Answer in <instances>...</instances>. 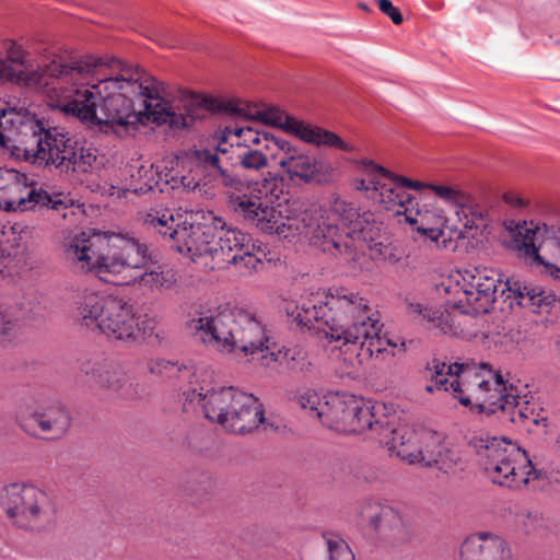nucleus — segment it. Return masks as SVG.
<instances>
[{"label": "nucleus", "mask_w": 560, "mask_h": 560, "mask_svg": "<svg viewBox=\"0 0 560 560\" xmlns=\"http://www.w3.org/2000/svg\"><path fill=\"white\" fill-rule=\"evenodd\" d=\"M118 67L115 58L85 56L33 70L21 45L8 39L0 46V80H25L51 100L62 101L59 106L65 114L119 138L148 122L185 128L201 118L202 110L217 108L213 98L189 94L182 101L185 112H176L153 77L142 70L117 74Z\"/></svg>", "instance_id": "obj_1"}, {"label": "nucleus", "mask_w": 560, "mask_h": 560, "mask_svg": "<svg viewBox=\"0 0 560 560\" xmlns=\"http://www.w3.org/2000/svg\"><path fill=\"white\" fill-rule=\"evenodd\" d=\"M226 135L231 143L219 144L228 151L222 165L231 162L246 173L262 175L260 179L243 182L238 195L231 197L235 213L265 233L287 240L304 235L323 252L346 262L361 261L366 243L373 238L370 213L360 214L354 205L332 197L324 207L313 206L305 211L301 220L282 217L271 206L282 192L279 179L271 172L264 173L270 160L280 158L275 143L280 138L250 126L228 127Z\"/></svg>", "instance_id": "obj_2"}, {"label": "nucleus", "mask_w": 560, "mask_h": 560, "mask_svg": "<svg viewBox=\"0 0 560 560\" xmlns=\"http://www.w3.org/2000/svg\"><path fill=\"white\" fill-rule=\"evenodd\" d=\"M284 312L299 326L322 332L329 342H336L343 362L357 372L374 355L396 349L393 355L405 352V342L383 337L380 316L369 301L357 292L336 290L316 293L311 298L287 302Z\"/></svg>", "instance_id": "obj_3"}, {"label": "nucleus", "mask_w": 560, "mask_h": 560, "mask_svg": "<svg viewBox=\"0 0 560 560\" xmlns=\"http://www.w3.org/2000/svg\"><path fill=\"white\" fill-rule=\"evenodd\" d=\"M450 281L456 287V302L439 306L408 304L409 314L435 334H464L471 317L489 312L499 289L501 295L508 293L506 299L537 312H548L557 301V296L541 285L514 278L502 281L500 275L488 267L468 266L457 269L451 275Z\"/></svg>", "instance_id": "obj_4"}, {"label": "nucleus", "mask_w": 560, "mask_h": 560, "mask_svg": "<svg viewBox=\"0 0 560 560\" xmlns=\"http://www.w3.org/2000/svg\"><path fill=\"white\" fill-rule=\"evenodd\" d=\"M63 254L74 268L118 285L149 291L170 289L174 273L156 265L148 245L128 234L88 229L63 241Z\"/></svg>", "instance_id": "obj_5"}, {"label": "nucleus", "mask_w": 560, "mask_h": 560, "mask_svg": "<svg viewBox=\"0 0 560 560\" xmlns=\"http://www.w3.org/2000/svg\"><path fill=\"white\" fill-rule=\"evenodd\" d=\"M188 335L222 355H238L248 361L259 360L266 368L305 371L310 362L298 346L273 350L270 331L256 310L195 308L185 320Z\"/></svg>", "instance_id": "obj_6"}, {"label": "nucleus", "mask_w": 560, "mask_h": 560, "mask_svg": "<svg viewBox=\"0 0 560 560\" xmlns=\"http://www.w3.org/2000/svg\"><path fill=\"white\" fill-rule=\"evenodd\" d=\"M144 223L162 237L173 241V247L192 261L208 259L217 264H233L250 273L257 270L270 252L259 241L229 225L222 218L211 214L210 221L195 224L186 215H174L168 209H152Z\"/></svg>", "instance_id": "obj_7"}, {"label": "nucleus", "mask_w": 560, "mask_h": 560, "mask_svg": "<svg viewBox=\"0 0 560 560\" xmlns=\"http://www.w3.org/2000/svg\"><path fill=\"white\" fill-rule=\"evenodd\" d=\"M0 148L15 159L60 171L92 172L104 164V155L92 145L74 140L63 128L51 127L28 109L0 105Z\"/></svg>", "instance_id": "obj_8"}, {"label": "nucleus", "mask_w": 560, "mask_h": 560, "mask_svg": "<svg viewBox=\"0 0 560 560\" xmlns=\"http://www.w3.org/2000/svg\"><path fill=\"white\" fill-rule=\"evenodd\" d=\"M185 400L196 404L205 417L233 433H247L264 423V409L252 394L218 383L214 371L207 364L196 384L185 394Z\"/></svg>", "instance_id": "obj_9"}, {"label": "nucleus", "mask_w": 560, "mask_h": 560, "mask_svg": "<svg viewBox=\"0 0 560 560\" xmlns=\"http://www.w3.org/2000/svg\"><path fill=\"white\" fill-rule=\"evenodd\" d=\"M430 384L428 393L451 392L464 406H476L480 412L495 413L500 401H504L505 383L500 374L487 364L454 363L433 361L428 366Z\"/></svg>", "instance_id": "obj_10"}, {"label": "nucleus", "mask_w": 560, "mask_h": 560, "mask_svg": "<svg viewBox=\"0 0 560 560\" xmlns=\"http://www.w3.org/2000/svg\"><path fill=\"white\" fill-rule=\"evenodd\" d=\"M74 304L77 316L84 326L97 329L110 339L136 343L154 335L155 319L137 313L124 299L84 290Z\"/></svg>", "instance_id": "obj_11"}, {"label": "nucleus", "mask_w": 560, "mask_h": 560, "mask_svg": "<svg viewBox=\"0 0 560 560\" xmlns=\"http://www.w3.org/2000/svg\"><path fill=\"white\" fill-rule=\"evenodd\" d=\"M296 404L327 428L349 434L365 431L377 433L384 429L376 418L375 405L363 397L348 393H327L319 395L315 389L300 388L295 395Z\"/></svg>", "instance_id": "obj_12"}, {"label": "nucleus", "mask_w": 560, "mask_h": 560, "mask_svg": "<svg viewBox=\"0 0 560 560\" xmlns=\"http://www.w3.org/2000/svg\"><path fill=\"white\" fill-rule=\"evenodd\" d=\"M226 154L225 147L217 145L212 149L175 156L165 165V185H171L172 188L182 186L200 195L208 194L207 184L202 183V176L207 173L219 184L233 191H241L244 186L243 180L222 166V156Z\"/></svg>", "instance_id": "obj_13"}, {"label": "nucleus", "mask_w": 560, "mask_h": 560, "mask_svg": "<svg viewBox=\"0 0 560 560\" xmlns=\"http://www.w3.org/2000/svg\"><path fill=\"white\" fill-rule=\"evenodd\" d=\"M474 447L492 482L520 490L539 477L526 452L512 442L499 438H479Z\"/></svg>", "instance_id": "obj_14"}, {"label": "nucleus", "mask_w": 560, "mask_h": 560, "mask_svg": "<svg viewBox=\"0 0 560 560\" xmlns=\"http://www.w3.org/2000/svg\"><path fill=\"white\" fill-rule=\"evenodd\" d=\"M384 429L372 436H380L388 447L390 455H395L408 464H423L428 467L450 474L456 465L457 456L442 444L438 433L422 432L418 434L407 424H399L389 430L387 423L380 419Z\"/></svg>", "instance_id": "obj_15"}, {"label": "nucleus", "mask_w": 560, "mask_h": 560, "mask_svg": "<svg viewBox=\"0 0 560 560\" xmlns=\"http://www.w3.org/2000/svg\"><path fill=\"white\" fill-rule=\"evenodd\" d=\"M224 109L240 119L260 121L268 126L278 127L310 144L336 148L346 152L353 150L350 143L343 141L336 133L290 116L278 107L261 108L257 104L232 100L224 105Z\"/></svg>", "instance_id": "obj_16"}, {"label": "nucleus", "mask_w": 560, "mask_h": 560, "mask_svg": "<svg viewBox=\"0 0 560 560\" xmlns=\"http://www.w3.org/2000/svg\"><path fill=\"white\" fill-rule=\"evenodd\" d=\"M357 171L360 177L353 179L354 188L364 191L366 197L382 209L394 215H401L408 203H412L413 197L402 188L399 176L374 161L369 159L358 161Z\"/></svg>", "instance_id": "obj_17"}, {"label": "nucleus", "mask_w": 560, "mask_h": 560, "mask_svg": "<svg viewBox=\"0 0 560 560\" xmlns=\"http://www.w3.org/2000/svg\"><path fill=\"white\" fill-rule=\"evenodd\" d=\"M0 502L7 514L21 527L39 528L51 517L48 493L33 483L13 482L5 486Z\"/></svg>", "instance_id": "obj_18"}, {"label": "nucleus", "mask_w": 560, "mask_h": 560, "mask_svg": "<svg viewBox=\"0 0 560 560\" xmlns=\"http://www.w3.org/2000/svg\"><path fill=\"white\" fill-rule=\"evenodd\" d=\"M24 175L14 170L0 168V209L5 211H27L48 208L61 212L73 206L71 197L49 194L44 189L27 188Z\"/></svg>", "instance_id": "obj_19"}, {"label": "nucleus", "mask_w": 560, "mask_h": 560, "mask_svg": "<svg viewBox=\"0 0 560 560\" xmlns=\"http://www.w3.org/2000/svg\"><path fill=\"white\" fill-rule=\"evenodd\" d=\"M16 420L31 435H36L39 430L56 438L63 435L71 424L70 415L61 404L40 395H28L20 399Z\"/></svg>", "instance_id": "obj_20"}, {"label": "nucleus", "mask_w": 560, "mask_h": 560, "mask_svg": "<svg viewBox=\"0 0 560 560\" xmlns=\"http://www.w3.org/2000/svg\"><path fill=\"white\" fill-rule=\"evenodd\" d=\"M275 143L279 149L278 165L290 180L318 185L332 182L334 167L328 160L318 158L283 138Z\"/></svg>", "instance_id": "obj_21"}, {"label": "nucleus", "mask_w": 560, "mask_h": 560, "mask_svg": "<svg viewBox=\"0 0 560 560\" xmlns=\"http://www.w3.org/2000/svg\"><path fill=\"white\" fill-rule=\"evenodd\" d=\"M522 240H516V250L525 261L544 267V272L560 279V228L548 226L525 229Z\"/></svg>", "instance_id": "obj_22"}, {"label": "nucleus", "mask_w": 560, "mask_h": 560, "mask_svg": "<svg viewBox=\"0 0 560 560\" xmlns=\"http://www.w3.org/2000/svg\"><path fill=\"white\" fill-rule=\"evenodd\" d=\"M207 363L195 359L171 361L164 358H153L147 363L150 374L185 387L183 395L191 389L200 376V371Z\"/></svg>", "instance_id": "obj_23"}, {"label": "nucleus", "mask_w": 560, "mask_h": 560, "mask_svg": "<svg viewBox=\"0 0 560 560\" xmlns=\"http://www.w3.org/2000/svg\"><path fill=\"white\" fill-rule=\"evenodd\" d=\"M460 560H512V552L500 536L479 532L468 536L462 544Z\"/></svg>", "instance_id": "obj_24"}, {"label": "nucleus", "mask_w": 560, "mask_h": 560, "mask_svg": "<svg viewBox=\"0 0 560 560\" xmlns=\"http://www.w3.org/2000/svg\"><path fill=\"white\" fill-rule=\"evenodd\" d=\"M81 372L86 376L91 387L118 392L127 383L124 368L112 361H86L81 365Z\"/></svg>", "instance_id": "obj_25"}, {"label": "nucleus", "mask_w": 560, "mask_h": 560, "mask_svg": "<svg viewBox=\"0 0 560 560\" xmlns=\"http://www.w3.org/2000/svg\"><path fill=\"white\" fill-rule=\"evenodd\" d=\"M362 517L381 537H396L404 533L406 524L402 515L392 506L369 503L362 510Z\"/></svg>", "instance_id": "obj_26"}, {"label": "nucleus", "mask_w": 560, "mask_h": 560, "mask_svg": "<svg viewBox=\"0 0 560 560\" xmlns=\"http://www.w3.org/2000/svg\"><path fill=\"white\" fill-rule=\"evenodd\" d=\"M406 222L415 225L417 231L423 234L438 247L445 244L446 238L444 232L440 229L442 217L428 209L425 206H420L418 201L412 198V203L402 210Z\"/></svg>", "instance_id": "obj_27"}, {"label": "nucleus", "mask_w": 560, "mask_h": 560, "mask_svg": "<svg viewBox=\"0 0 560 560\" xmlns=\"http://www.w3.org/2000/svg\"><path fill=\"white\" fill-rule=\"evenodd\" d=\"M165 185V166L155 164L139 166L137 174H131V180L124 187L112 186L110 195H116L118 198L125 196L127 192L145 194L158 188L163 191Z\"/></svg>", "instance_id": "obj_28"}, {"label": "nucleus", "mask_w": 560, "mask_h": 560, "mask_svg": "<svg viewBox=\"0 0 560 560\" xmlns=\"http://www.w3.org/2000/svg\"><path fill=\"white\" fill-rule=\"evenodd\" d=\"M42 306L37 296L27 294L15 302V313L7 314L0 308V341L10 340L15 334L16 320L33 318L42 314Z\"/></svg>", "instance_id": "obj_29"}, {"label": "nucleus", "mask_w": 560, "mask_h": 560, "mask_svg": "<svg viewBox=\"0 0 560 560\" xmlns=\"http://www.w3.org/2000/svg\"><path fill=\"white\" fill-rule=\"evenodd\" d=\"M503 400L500 401L499 405L502 407H498V411L509 416L510 421L515 423H527L530 418V411H535L538 405L534 401H529L526 395L521 396L518 390L510 385L509 387L505 385V390L503 392Z\"/></svg>", "instance_id": "obj_30"}, {"label": "nucleus", "mask_w": 560, "mask_h": 560, "mask_svg": "<svg viewBox=\"0 0 560 560\" xmlns=\"http://www.w3.org/2000/svg\"><path fill=\"white\" fill-rule=\"evenodd\" d=\"M517 525L526 535H533L548 527L544 514L537 510L524 509L516 515Z\"/></svg>", "instance_id": "obj_31"}, {"label": "nucleus", "mask_w": 560, "mask_h": 560, "mask_svg": "<svg viewBox=\"0 0 560 560\" xmlns=\"http://www.w3.org/2000/svg\"><path fill=\"white\" fill-rule=\"evenodd\" d=\"M428 188L444 202L451 206H464L468 201L467 196L459 189L448 185L429 184Z\"/></svg>", "instance_id": "obj_32"}, {"label": "nucleus", "mask_w": 560, "mask_h": 560, "mask_svg": "<svg viewBox=\"0 0 560 560\" xmlns=\"http://www.w3.org/2000/svg\"><path fill=\"white\" fill-rule=\"evenodd\" d=\"M326 544L329 552V560H354L352 550L340 537H328Z\"/></svg>", "instance_id": "obj_33"}, {"label": "nucleus", "mask_w": 560, "mask_h": 560, "mask_svg": "<svg viewBox=\"0 0 560 560\" xmlns=\"http://www.w3.org/2000/svg\"><path fill=\"white\" fill-rule=\"evenodd\" d=\"M380 10L388 15L395 24L402 22V15L399 10L393 5L390 0H378Z\"/></svg>", "instance_id": "obj_34"}, {"label": "nucleus", "mask_w": 560, "mask_h": 560, "mask_svg": "<svg viewBox=\"0 0 560 560\" xmlns=\"http://www.w3.org/2000/svg\"><path fill=\"white\" fill-rule=\"evenodd\" d=\"M527 423L542 425L546 428L548 425L547 412L538 406L535 411H530V418Z\"/></svg>", "instance_id": "obj_35"}, {"label": "nucleus", "mask_w": 560, "mask_h": 560, "mask_svg": "<svg viewBox=\"0 0 560 560\" xmlns=\"http://www.w3.org/2000/svg\"><path fill=\"white\" fill-rule=\"evenodd\" d=\"M399 182L405 190H406V188H413L416 190H420L422 188H428V185H429V184H424L421 182H415V180L408 179L406 177H400V176H399Z\"/></svg>", "instance_id": "obj_36"}, {"label": "nucleus", "mask_w": 560, "mask_h": 560, "mask_svg": "<svg viewBox=\"0 0 560 560\" xmlns=\"http://www.w3.org/2000/svg\"><path fill=\"white\" fill-rule=\"evenodd\" d=\"M384 260L390 265L399 261L400 256L392 250V248L385 246Z\"/></svg>", "instance_id": "obj_37"}, {"label": "nucleus", "mask_w": 560, "mask_h": 560, "mask_svg": "<svg viewBox=\"0 0 560 560\" xmlns=\"http://www.w3.org/2000/svg\"><path fill=\"white\" fill-rule=\"evenodd\" d=\"M504 199L508 203L514 206V207H522L523 206V200L517 197V196H513V195H509L506 194L504 196Z\"/></svg>", "instance_id": "obj_38"}, {"label": "nucleus", "mask_w": 560, "mask_h": 560, "mask_svg": "<svg viewBox=\"0 0 560 560\" xmlns=\"http://www.w3.org/2000/svg\"><path fill=\"white\" fill-rule=\"evenodd\" d=\"M537 228H540V226L537 225ZM525 229H529V226L525 225V226H522V228L518 229L517 236L514 240V244L515 245H516V240H522L521 232L524 234ZM530 229H533V230L536 229V226H534V223H530Z\"/></svg>", "instance_id": "obj_39"}, {"label": "nucleus", "mask_w": 560, "mask_h": 560, "mask_svg": "<svg viewBox=\"0 0 560 560\" xmlns=\"http://www.w3.org/2000/svg\"><path fill=\"white\" fill-rule=\"evenodd\" d=\"M360 8H361L363 11H366V12H369V11H370V9H369V7H368L366 4L361 3V4H360Z\"/></svg>", "instance_id": "obj_40"}]
</instances>
